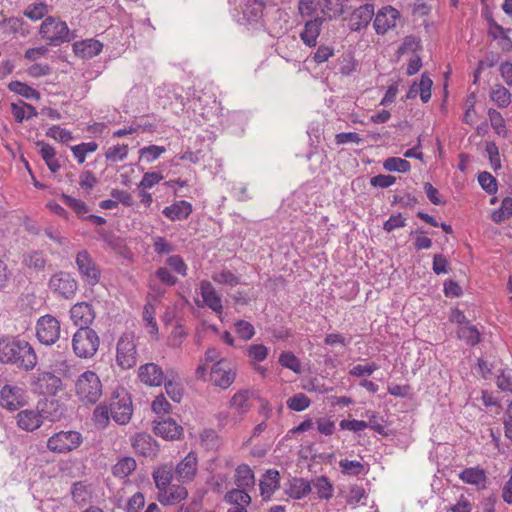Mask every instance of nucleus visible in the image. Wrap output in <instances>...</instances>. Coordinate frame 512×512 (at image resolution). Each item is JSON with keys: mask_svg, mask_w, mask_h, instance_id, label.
Listing matches in <instances>:
<instances>
[{"mask_svg": "<svg viewBox=\"0 0 512 512\" xmlns=\"http://www.w3.org/2000/svg\"><path fill=\"white\" fill-rule=\"evenodd\" d=\"M27 403L25 391L17 386L5 385L0 391V405L9 411H15Z\"/></svg>", "mask_w": 512, "mask_h": 512, "instance_id": "4468645a", "label": "nucleus"}, {"mask_svg": "<svg viewBox=\"0 0 512 512\" xmlns=\"http://www.w3.org/2000/svg\"><path fill=\"white\" fill-rule=\"evenodd\" d=\"M235 332L240 339L248 341L254 337L255 328L250 322L239 320L235 323Z\"/></svg>", "mask_w": 512, "mask_h": 512, "instance_id": "0e129e2a", "label": "nucleus"}, {"mask_svg": "<svg viewBox=\"0 0 512 512\" xmlns=\"http://www.w3.org/2000/svg\"><path fill=\"white\" fill-rule=\"evenodd\" d=\"M38 404L36 409H24L17 413V426L24 431L32 432L38 429L44 420L54 421L55 417L48 415L44 409H40Z\"/></svg>", "mask_w": 512, "mask_h": 512, "instance_id": "9d476101", "label": "nucleus"}, {"mask_svg": "<svg viewBox=\"0 0 512 512\" xmlns=\"http://www.w3.org/2000/svg\"><path fill=\"white\" fill-rule=\"evenodd\" d=\"M280 486V475L277 470L269 469L265 472L260 480V493L264 500L270 499L273 493Z\"/></svg>", "mask_w": 512, "mask_h": 512, "instance_id": "bb28decb", "label": "nucleus"}, {"mask_svg": "<svg viewBox=\"0 0 512 512\" xmlns=\"http://www.w3.org/2000/svg\"><path fill=\"white\" fill-rule=\"evenodd\" d=\"M131 445L135 453L143 457L154 458L159 451L156 441L147 433H137L131 438Z\"/></svg>", "mask_w": 512, "mask_h": 512, "instance_id": "a211bd4d", "label": "nucleus"}, {"mask_svg": "<svg viewBox=\"0 0 512 512\" xmlns=\"http://www.w3.org/2000/svg\"><path fill=\"white\" fill-rule=\"evenodd\" d=\"M229 407L233 412V422H240L251 407L248 391L235 393L230 400Z\"/></svg>", "mask_w": 512, "mask_h": 512, "instance_id": "393cba45", "label": "nucleus"}, {"mask_svg": "<svg viewBox=\"0 0 512 512\" xmlns=\"http://www.w3.org/2000/svg\"><path fill=\"white\" fill-rule=\"evenodd\" d=\"M156 308L152 303H146L143 312H142V321L144 327L146 328L148 334H150L155 339L158 338V324L155 319Z\"/></svg>", "mask_w": 512, "mask_h": 512, "instance_id": "4c0bfd02", "label": "nucleus"}, {"mask_svg": "<svg viewBox=\"0 0 512 512\" xmlns=\"http://www.w3.org/2000/svg\"><path fill=\"white\" fill-rule=\"evenodd\" d=\"M70 318L79 329H84L93 322L95 312L91 304L80 302L71 307Z\"/></svg>", "mask_w": 512, "mask_h": 512, "instance_id": "aec40b11", "label": "nucleus"}, {"mask_svg": "<svg viewBox=\"0 0 512 512\" xmlns=\"http://www.w3.org/2000/svg\"><path fill=\"white\" fill-rule=\"evenodd\" d=\"M490 98L499 108H506L511 103V93L500 84L492 88Z\"/></svg>", "mask_w": 512, "mask_h": 512, "instance_id": "79ce46f5", "label": "nucleus"}, {"mask_svg": "<svg viewBox=\"0 0 512 512\" xmlns=\"http://www.w3.org/2000/svg\"><path fill=\"white\" fill-rule=\"evenodd\" d=\"M488 116L490 119V123L494 131L502 137H506L507 129L503 116L501 113L495 109L490 108L488 110Z\"/></svg>", "mask_w": 512, "mask_h": 512, "instance_id": "864d4df0", "label": "nucleus"}, {"mask_svg": "<svg viewBox=\"0 0 512 512\" xmlns=\"http://www.w3.org/2000/svg\"><path fill=\"white\" fill-rule=\"evenodd\" d=\"M177 377V373L173 369L167 370V378L165 380L164 387L167 395L171 398L172 401L179 403L183 396V386L180 382H177L175 379Z\"/></svg>", "mask_w": 512, "mask_h": 512, "instance_id": "f704fd0d", "label": "nucleus"}, {"mask_svg": "<svg viewBox=\"0 0 512 512\" xmlns=\"http://www.w3.org/2000/svg\"><path fill=\"white\" fill-rule=\"evenodd\" d=\"M458 337L468 345L474 346L480 341V333L474 326H461L457 331Z\"/></svg>", "mask_w": 512, "mask_h": 512, "instance_id": "13d9d810", "label": "nucleus"}, {"mask_svg": "<svg viewBox=\"0 0 512 512\" xmlns=\"http://www.w3.org/2000/svg\"><path fill=\"white\" fill-rule=\"evenodd\" d=\"M433 85V81L427 74H422L420 81L414 82L409 90L407 91L406 98L407 99H414L418 95L420 96V99L422 102L426 103L431 98V88Z\"/></svg>", "mask_w": 512, "mask_h": 512, "instance_id": "b1692460", "label": "nucleus"}, {"mask_svg": "<svg viewBox=\"0 0 512 512\" xmlns=\"http://www.w3.org/2000/svg\"><path fill=\"white\" fill-rule=\"evenodd\" d=\"M234 477L235 483L239 488L246 489L254 486V473L252 469L246 464H241L236 468Z\"/></svg>", "mask_w": 512, "mask_h": 512, "instance_id": "58836bf2", "label": "nucleus"}, {"mask_svg": "<svg viewBox=\"0 0 512 512\" xmlns=\"http://www.w3.org/2000/svg\"><path fill=\"white\" fill-rule=\"evenodd\" d=\"M75 263L85 284L93 287L99 283L101 271L86 250L76 254Z\"/></svg>", "mask_w": 512, "mask_h": 512, "instance_id": "0eeeda50", "label": "nucleus"}, {"mask_svg": "<svg viewBox=\"0 0 512 512\" xmlns=\"http://www.w3.org/2000/svg\"><path fill=\"white\" fill-rule=\"evenodd\" d=\"M128 145L125 144H117L109 147L105 152V158L109 162H120L127 158L128 155Z\"/></svg>", "mask_w": 512, "mask_h": 512, "instance_id": "5fc2aeb1", "label": "nucleus"}, {"mask_svg": "<svg viewBox=\"0 0 512 512\" xmlns=\"http://www.w3.org/2000/svg\"><path fill=\"white\" fill-rule=\"evenodd\" d=\"M99 345V336L89 327L78 329L72 337L73 352L79 358L88 359L93 357L98 351Z\"/></svg>", "mask_w": 512, "mask_h": 512, "instance_id": "7ed1b4c3", "label": "nucleus"}, {"mask_svg": "<svg viewBox=\"0 0 512 512\" xmlns=\"http://www.w3.org/2000/svg\"><path fill=\"white\" fill-rule=\"evenodd\" d=\"M61 198L64 201V203L71 209H73L79 217H82L89 212V208L84 201L76 199L66 194H62Z\"/></svg>", "mask_w": 512, "mask_h": 512, "instance_id": "680f3d73", "label": "nucleus"}, {"mask_svg": "<svg viewBox=\"0 0 512 512\" xmlns=\"http://www.w3.org/2000/svg\"><path fill=\"white\" fill-rule=\"evenodd\" d=\"M157 281L166 286H174L177 283V277L166 267H160L155 271L154 275L149 280L150 293L154 297H162L165 294V290Z\"/></svg>", "mask_w": 512, "mask_h": 512, "instance_id": "6ab92c4d", "label": "nucleus"}, {"mask_svg": "<svg viewBox=\"0 0 512 512\" xmlns=\"http://www.w3.org/2000/svg\"><path fill=\"white\" fill-rule=\"evenodd\" d=\"M37 388L42 394H56L62 386L61 379L51 372H41L36 380Z\"/></svg>", "mask_w": 512, "mask_h": 512, "instance_id": "a878e982", "label": "nucleus"}, {"mask_svg": "<svg viewBox=\"0 0 512 512\" xmlns=\"http://www.w3.org/2000/svg\"><path fill=\"white\" fill-rule=\"evenodd\" d=\"M165 151L166 149L163 146L149 145L140 149L139 154L141 159L147 163H152L165 153Z\"/></svg>", "mask_w": 512, "mask_h": 512, "instance_id": "bf43d9fd", "label": "nucleus"}, {"mask_svg": "<svg viewBox=\"0 0 512 512\" xmlns=\"http://www.w3.org/2000/svg\"><path fill=\"white\" fill-rule=\"evenodd\" d=\"M200 294L205 306L216 313L220 318L223 313L222 296L208 280H202L199 284Z\"/></svg>", "mask_w": 512, "mask_h": 512, "instance_id": "f3484780", "label": "nucleus"}, {"mask_svg": "<svg viewBox=\"0 0 512 512\" xmlns=\"http://www.w3.org/2000/svg\"><path fill=\"white\" fill-rule=\"evenodd\" d=\"M198 471V457L195 452H189L175 467L176 479L186 484L194 480Z\"/></svg>", "mask_w": 512, "mask_h": 512, "instance_id": "dca6fc26", "label": "nucleus"}, {"mask_svg": "<svg viewBox=\"0 0 512 512\" xmlns=\"http://www.w3.org/2000/svg\"><path fill=\"white\" fill-rule=\"evenodd\" d=\"M136 468V461L131 457L120 459L113 467V475L119 478H125Z\"/></svg>", "mask_w": 512, "mask_h": 512, "instance_id": "49530a36", "label": "nucleus"}, {"mask_svg": "<svg viewBox=\"0 0 512 512\" xmlns=\"http://www.w3.org/2000/svg\"><path fill=\"white\" fill-rule=\"evenodd\" d=\"M348 0H321V14L324 21L341 16L345 12Z\"/></svg>", "mask_w": 512, "mask_h": 512, "instance_id": "7c9ffc66", "label": "nucleus"}, {"mask_svg": "<svg viewBox=\"0 0 512 512\" xmlns=\"http://www.w3.org/2000/svg\"><path fill=\"white\" fill-rule=\"evenodd\" d=\"M312 490L311 483L304 478H293L289 481L286 494L292 499H302Z\"/></svg>", "mask_w": 512, "mask_h": 512, "instance_id": "473e14b6", "label": "nucleus"}, {"mask_svg": "<svg viewBox=\"0 0 512 512\" xmlns=\"http://www.w3.org/2000/svg\"><path fill=\"white\" fill-rule=\"evenodd\" d=\"M310 399L304 393H297L287 400V407L293 411H303L310 406Z\"/></svg>", "mask_w": 512, "mask_h": 512, "instance_id": "052dcab7", "label": "nucleus"}, {"mask_svg": "<svg viewBox=\"0 0 512 512\" xmlns=\"http://www.w3.org/2000/svg\"><path fill=\"white\" fill-rule=\"evenodd\" d=\"M60 331V322L52 315H44L36 323V337L44 345H53L59 339Z\"/></svg>", "mask_w": 512, "mask_h": 512, "instance_id": "6e6552de", "label": "nucleus"}, {"mask_svg": "<svg viewBox=\"0 0 512 512\" xmlns=\"http://www.w3.org/2000/svg\"><path fill=\"white\" fill-rule=\"evenodd\" d=\"M153 429L156 435L167 440L178 439L183 433V428L172 418L155 421Z\"/></svg>", "mask_w": 512, "mask_h": 512, "instance_id": "4be33fe9", "label": "nucleus"}, {"mask_svg": "<svg viewBox=\"0 0 512 512\" xmlns=\"http://www.w3.org/2000/svg\"><path fill=\"white\" fill-rule=\"evenodd\" d=\"M137 338L133 332L123 333L116 344V363L121 369H130L137 363Z\"/></svg>", "mask_w": 512, "mask_h": 512, "instance_id": "20e7f679", "label": "nucleus"}, {"mask_svg": "<svg viewBox=\"0 0 512 512\" xmlns=\"http://www.w3.org/2000/svg\"><path fill=\"white\" fill-rule=\"evenodd\" d=\"M211 278L217 284L227 285L230 287H235L240 283L239 278L234 273L225 268L219 271H215Z\"/></svg>", "mask_w": 512, "mask_h": 512, "instance_id": "de8ad7c7", "label": "nucleus"}, {"mask_svg": "<svg viewBox=\"0 0 512 512\" xmlns=\"http://www.w3.org/2000/svg\"><path fill=\"white\" fill-rule=\"evenodd\" d=\"M297 8L303 20L323 18L321 14V0H299Z\"/></svg>", "mask_w": 512, "mask_h": 512, "instance_id": "72a5a7b5", "label": "nucleus"}, {"mask_svg": "<svg viewBox=\"0 0 512 512\" xmlns=\"http://www.w3.org/2000/svg\"><path fill=\"white\" fill-rule=\"evenodd\" d=\"M152 476L159 493L171 484L173 479L172 466L169 464H162L153 471Z\"/></svg>", "mask_w": 512, "mask_h": 512, "instance_id": "c9c22d12", "label": "nucleus"}, {"mask_svg": "<svg viewBox=\"0 0 512 512\" xmlns=\"http://www.w3.org/2000/svg\"><path fill=\"white\" fill-rule=\"evenodd\" d=\"M46 135L61 143H68L73 140L72 133L69 130L56 125L50 127L47 130Z\"/></svg>", "mask_w": 512, "mask_h": 512, "instance_id": "69168bd1", "label": "nucleus"}, {"mask_svg": "<svg viewBox=\"0 0 512 512\" xmlns=\"http://www.w3.org/2000/svg\"><path fill=\"white\" fill-rule=\"evenodd\" d=\"M48 285L53 293L65 299H72L78 290L76 279L71 274L63 271L53 274Z\"/></svg>", "mask_w": 512, "mask_h": 512, "instance_id": "1a4fd4ad", "label": "nucleus"}, {"mask_svg": "<svg viewBox=\"0 0 512 512\" xmlns=\"http://www.w3.org/2000/svg\"><path fill=\"white\" fill-rule=\"evenodd\" d=\"M75 394L83 404H95L102 396V383L99 376L87 370L75 382Z\"/></svg>", "mask_w": 512, "mask_h": 512, "instance_id": "f03ea898", "label": "nucleus"}, {"mask_svg": "<svg viewBox=\"0 0 512 512\" xmlns=\"http://www.w3.org/2000/svg\"><path fill=\"white\" fill-rule=\"evenodd\" d=\"M162 213L171 221L184 220L192 213V205L184 200L177 201L165 207Z\"/></svg>", "mask_w": 512, "mask_h": 512, "instance_id": "c85d7f7f", "label": "nucleus"}, {"mask_svg": "<svg viewBox=\"0 0 512 512\" xmlns=\"http://www.w3.org/2000/svg\"><path fill=\"white\" fill-rule=\"evenodd\" d=\"M324 18H313L304 20V26L299 33L301 41L308 47H315L320 35Z\"/></svg>", "mask_w": 512, "mask_h": 512, "instance_id": "412c9836", "label": "nucleus"}, {"mask_svg": "<svg viewBox=\"0 0 512 512\" xmlns=\"http://www.w3.org/2000/svg\"><path fill=\"white\" fill-rule=\"evenodd\" d=\"M138 378L141 383L149 387H160L167 378V371L154 363H145L138 368Z\"/></svg>", "mask_w": 512, "mask_h": 512, "instance_id": "ddd939ff", "label": "nucleus"}, {"mask_svg": "<svg viewBox=\"0 0 512 512\" xmlns=\"http://www.w3.org/2000/svg\"><path fill=\"white\" fill-rule=\"evenodd\" d=\"M511 216H512V198L505 197L501 202V206L492 213L491 219L495 223H501V222L509 219Z\"/></svg>", "mask_w": 512, "mask_h": 512, "instance_id": "8fccbe9b", "label": "nucleus"}, {"mask_svg": "<svg viewBox=\"0 0 512 512\" xmlns=\"http://www.w3.org/2000/svg\"><path fill=\"white\" fill-rule=\"evenodd\" d=\"M11 112L15 120L19 123L23 122L25 118L30 119L37 116L35 107L24 102H20L19 104L12 103Z\"/></svg>", "mask_w": 512, "mask_h": 512, "instance_id": "a19ab883", "label": "nucleus"}, {"mask_svg": "<svg viewBox=\"0 0 512 512\" xmlns=\"http://www.w3.org/2000/svg\"><path fill=\"white\" fill-rule=\"evenodd\" d=\"M188 496V491L181 485H170L158 493V500L163 505H174L182 502Z\"/></svg>", "mask_w": 512, "mask_h": 512, "instance_id": "cd10ccee", "label": "nucleus"}, {"mask_svg": "<svg viewBox=\"0 0 512 512\" xmlns=\"http://www.w3.org/2000/svg\"><path fill=\"white\" fill-rule=\"evenodd\" d=\"M8 89L18 95L30 100H39L40 93L34 88L20 81H12L8 84Z\"/></svg>", "mask_w": 512, "mask_h": 512, "instance_id": "c03bdc74", "label": "nucleus"}, {"mask_svg": "<svg viewBox=\"0 0 512 512\" xmlns=\"http://www.w3.org/2000/svg\"><path fill=\"white\" fill-rule=\"evenodd\" d=\"M98 149V144L94 141L83 142L81 144L71 147V151L74 157L77 159L79 164H82L86 160L87 154L93 153Z\"/></svg>", "mask_w": 512, "mask_h": 512, "instance_id": "09e8293b", "label": "nucleus"}, {"mask_svg": "<svg viewBox=\"0 0 512 512\" xmlns=\"http://www.w3.org/2000/svg\"><path fill=\"white\" fill-rule=\"evenodd\" d=\"M72 497L78 504H84L91 498V490L84 482H77L72 486Z\"/></svg>", "mask_w": 512, "mask_h": 512, "instance_id": "4d7b16f0", "label": "nucleus"}, {"mask_svg": "<svg viewBox=\"0 0 512 512\" xmlns=\"http://www.w3.org/2000/svg\"><path fill=\"white\" fill-rule=\"evenodd\" d=\"M37 145L40 147L39 153L49 170L52 173H57L61 168V164L56 156L54 147L44 142H38Z\"/></svg>", "mask_w": 512, "mask_h": 512, "instance_id": "e433bc0d", "label": "nucleus"}, {"mask_svg": "<svg viewBox=\"0 0 512 512\" xmlns=\"http://www.w3.org/2000/svg\"><path fill=\"white\" fill-rule=\"evenodd\" d=\"M279 363L282 367L287 368L296 374H300L302 372L300 360L290 351H285L280 354Z\"/></svg>", "mask_w": 512, "mask_h": 512, "instance_id": "3c124183", "label": "nucleus"}, {"mask_svg": "<svg viewBox=\"0 0 512 512\" xmlns=\"http://www.w3.org/2000/svg\"><path fill=\"white\" fill-rule=\"evenodd\" d=\"M478 182L482 189H484L488 194H494L497 192V180L489 172L479 173Z\"/></svg>", "mask_w": 512, "mask_h": 512, "instance_id": "774afa93", "label": "nucleus"}, {"mask_svg": "<svg viewBox=\"0 0 512 512\" xmlns=\"http://www.w3.org/2000/svg\"><path fill=\"white\" fill-rule=\"evenodd\" d=\"M112 419L120 425L127 424L133 414V404L129 393L124 388H118L113 392L110 402Z\"/></svg>", "mask_w": 512, "mask_h": 512, "instance_id": "39448f33", "label": "nucleus"}, {"mask_svg": "<svg viewBox=\"0 0 512 512\" xmlns=\"http://www.w3.org/2000/svg\"><path fill=\"white\" fill-rule=\"evenodd\" d=\"M40 34L53 44L69 41V29L65 22L48 17L40 26Z\"/></svg>", "mask_w": 512, "mask_h": 512, "instance_id": "f8f14e48", "label": "nucleus"}, {"mask_svg": "<svg viewBox=\"0 0 512 512\" xmlns=\"http://www.w3.org/2000/svg\"><path fill=\"white\" fill-rule=\"evenodd\" d=\"M339 467L341 472L347 476H358L368 472L363 463L355 460L342 459L339 461Z\"/></svg>", "mask_w": 512, "mask_h": 512, "instance_id": "a18cd8bd", "label": "nucleus"}, {"mask_svg": "<svg viewBox=\"0 0 512 512\" xmlns=\"http://www.w3.org/2000/svg\"><path fill=\"white\" fill-rule=\"evenodd\" d=\"M400 18V13L392 6H386L380 9L373 22V26L377 34L384 35L390 29L396 27L397 21Z\"/></svg>", "mask_w": 512, "mask_h": 512, "instance_id": "2eb2a0df", "label": "nucleus"}, {"mask_svg": "<svg viewBox=\"0 0 512 512\" xmlns=\"http://www.w3.org/2000/svg\"><path fill=\"white\" fill-rule=\"evenodd\" d=\"M224 501L231 506H248L251 503V497L245 492V489L238 487L228 491L224 496Z\"/></svg>", "mask_w": 512, "mask_h": 512, "instance_id": "ea45409f", "label": "nucleus"}, {"mask_svg": "<svg viewBox=\"0 0 512 512\" xmlns=\"http://www.w3.org/2000/svg\"><path fill=\"white\" fill-rule=\"evenodd\" d=\"M235 378H236L235 366L231 362H229L225 359L218 360L211 367L210 380L213 383V385H215L221 389L229 388L232 385V383L235 381Z\"/></svg>", "mask_w": 512, "mask_h": 512, "instance_id": "9b49d317", "label": "nucleus"}, {"mask_svg": "<svg viewBox=\"0 0 512 512\" xmlns=\"http://www.w3.org/2000/svg\"><path fill=\"white\" fill-rule=\"evenodd\" d=\"M49 12L48 5L44 2H37L27 6L24 15L33 21L40 20Z\"/></svg>", "mask_w": 512, "mask_h": 512, "instance_id": "6e6d98bb", "label": "nucleus"}, {"mask_svg": "<svg viewBox=\"0 0 512 512\" xmlns=\"http://www.w3.org/2000/svg\"><path fill=\"white\" fill-rule=\"evenodd\" d=\"M383 167L385 170L390 172L405 173L410 170L411 164L406 159H402L399 157H390L384 161Z\"/></svg>", "mask_w": 512, "mask_h": 512, "instance_id": "603ef678", "label": "nucleus"}, {"mask_svg": "<svg viewBox=\"0 0 512 512\" xmlns=\"http://www.w3.org/2000/svg\"><path fill=\"white\" fill-rule=\"evenodd\" d=\"M73 47L76 55L82 58H92L102 51L103 44L94 39H87L76 42Z\"/></svg>", "mask_w": 512, "mask_h": 512, "instance_id": "2f4dec72", "label": "nucleus"}, {"mask_svg": "<svg viewBox=\"0 0 512 512\" xmlns=\"http://www.w3.org/2000/svg\"><path fill=\"white\" fill-rule=\"evenodd\" d=\"M374 16V6L372 4H364L355 9L351 15L350 28L353 31H359L366 27Z\"/></svg>", "mask_w": 512, "mask_h": 512, "instance_id": "5701e85b", "label": "nucleus"}, {"mask_svg": "<svg viewBox=\"0 0 512 512\" xmlns=\"http://www.w3.org/2000/svg\"><path fill=\"white\" fill-rule=\"evenodd\" d=\"M82 442L83 437L78 431H60L47 440V448L51 452L65 454L78 448Z\"/></svg>", "mask_w": 512, "mask_h": 512, "instance_id": "423d86ee", "label": "nucleus"}, {"mask_svg": "<svg viewBox=\"0 0 512 512\" xmlns=\"http://www.w3.org/2000/svg\"><path fill=\"white\" fill-rule=\"evenodd\" d=\"M313 488L316 490L320 499L329 500L333 496V485L325 476H320L312 481Z\"/></svg>", "mask_w": 512, "mask_h": 512, "instance_id": "37998d69", "label": "nucleus"}, {"mask_svg": "<svg viewBox=\"0 0 512 512\" xmlns=\"http://www.w3.org/2000/svg\"><path fill=\"white\" fill-rule=\"evenodd\" d=\"M459 478L466 484L474 485L478 488H485L487 476L480 467H470L462 470Z\"/></svg>", "mask_w": 512, "mask_h": 512, "instance_id": "c756f323", "label": "nucleus"}, {"mask_svg": "<svg viewBox=\"0 0 512 512\" xmlns=\"http://www.w3.org/2000/svg\"><path fill=\"white\" fill-rule=\"evenodd\" d=\"M187 335L188 332L182 325H176L168 337V345L173 348L180 347Z\"/></svg>", "mask_w": 512, "mask_h": 512, "instance_id": "338daca9", "label": "nucleus"}, {"mask_svg": "<svg viewBox=\"0 0 512 512\" xmlns=\"http://www.w3.org/2000/svg\"><path fill=\"white\" fill-rule=\"evenodd\" d=\"M366 498L367 494L362 486L352 485L349 488L348 494L346 496V502L348 505L355 508L361 502L362 499Z\"/></svg>", "mask_w": 512, "mask_h": 512, "instance_id": "e2e57ef3", "label": "nucleus"}, {"mask_svg": "<svg viewBox=\"0 0 512 512\" xmlns=\"http://www.w3.org/2000/svg\"><path fill=\"white\" fill-rule=\"evenodd\" d=\"M0 361L29 371L36 366L37 355L25 340L3 339L0 340Z\"/></svg>", "mask_w": 512, "mask_h": 512, "instance_id": "f257e3e1", "label": "nucleus"}]
</instances>
